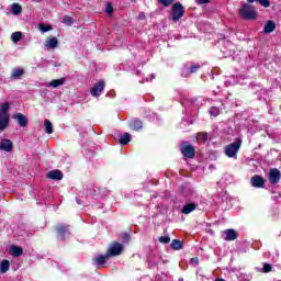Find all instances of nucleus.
I'll use <instances>...</instances> for the list:
<instances>
[{
	"label": "nucleus",
	"instance_id": "48",
	"mask_svg": "<svg viewBox=\"0 0 281 281\" xmlns=\"http://www.w3.org/2000/svg\"><path fill=\"white\" fill-rule=\"evenodd\" d=\"M213 93H214V95H216L218 92H216V91H213Z\"/></svg>",
	"mask_w": 281,
	"mask_h": 281
},
{
	"label": "nucleus",
	"instance_id": "47",
	"mask_svg": "<svg viewBox=\"0 0 281 281\" xmlns=\"http://www.w3.org/2000/svg\"><path fill=\"white\" fill-rule=\"evenodd\" d=\"M262 91V93H267V90H261Z\"/></svg>",
	"mask_w": 281,
	"mask_h": 281
},
{
	"label": "nucleus",
	"instance_id": "33",
	"mask_svg": "<svg viewBox=\"0 0 281 281\" xmlns=\"http://www.w3.org/2000/svg\"><path fill=\"white\" fill-rule=\"evenodd\" d=\"M21 38H23V33H21V32H14L11 35V40L13 41V43H19V41H21Z\"/></svg>",
	"mask_w": 281,
	"mask_h": 281
},
{
	"label": "nucleus",
	"instance_id": "10",
	"mask_svg": "<svg viewBox=\"0 0 281 281\" xmlns=\"http://www.w3.org/2000/svg\"><path fill=\"white\" fill-rule=\"evenodd\" d=\"M115 139L121 146H126L127 144L131 143V134L130 133H124L115 136Z\"/></svg>",
	"mask_w": 281,
	"mask_h": 281
},
{
	"label": "nucleus",
	"instance_id": "19",
	"mask_svg": "<svg viewBox=\"0 0 281 281\" xmlns=\"http://www.w3.org/2000/svg\"><path fill=\"white\" fill-rule=\"evenodd\" d=\"M45 47H47V49H56V47H58V38L52 37L46 40Z\"/></svg>",
	"mask_w": 281,
	"mask_h": 281
},
{
	"label": "nucleus",
	"instance_id": "28",
	"mask_svg": "<svg viewBox=\"0 0 281 281\" xmlns=\"http://www.w3.org/2000/svg\"><path fill=\"white\" fill-rule=\"evenodd\" d=\"M11 11H12V14L19 15L23 12V8H21V4L19 3H13L11 5Z\"/></svg>",
	"mask_w": 281,
	"mask_h": 281
},
{
	"label": "nucleus",
	"instance_id": "31",
	"mask_svg": "<svg viewBox=\"0 0 281 281\" xmlns=\"http://www.w3.org/2000/svg\"><path fill=\"white\" fill-rule=\"evenodd\" d=\"M257 1L262 5L263 8H269L271 5V2L269 0H248V3H255Z\"/></svg>",
	"mask_w": 281,
	"mask_h": 281
},
{
	"label": "nucleus",
	"instance_id": "26",
	"mask_svg": "<svg viewBox=\"0 0 281 281\" xmlns=\"http://www.w3.org/2000/svg\"><path fill=\"white\" fill-rule=\"evenodd\" d=\"M276 30V23L273 21H268L263 27L266 34H271Z\"/></svg>",
	"mask_w": 281,
	"mask_h": 281
},
{
	"label": "nucleus",
	"instance_id": "11",
	"mask_svg": "<svg viewBox=\"0 0 281 281\" xmlns=\"http://www.w3.org/2000/svg\"><path fill=\"white\" fill-rule=\"evenodd\" d=\"M250 183L252 186V188H265V178L255 175L251 180Z\"/></svg>",
	"mask_w": 281,
	"mask_h": 281
},
{
	"label": "nucleus",
	"instance_id": "37",
	"mask_svg": "<svg viewBox=\"0 0 281 281\" xmlns=\"http://www.w3.org/2000/svg\"><path fill=\"white\" fill-rule=\"evenodd\" d=\"M159 243H161L162 245H168V243H170V237L169 236H161L159 237Z\"/></svg>",
	"mask_w": 281,
	"mask_h": 281
},
{
	"label": "nucleus",
	"instance_id": "45",
	"mask_svg": "<svg viewBox=\"0 0 281 281\" xmlns=\"http://www.w3.org/2000/svg\"><path fill=\"white\" fill-rule=\"evenodd\" d=\"M76 201H77L78 205H82V201L78 200V198H76Z\"/></svg>",
	"mask_w": 281,
	"mask_h": 281
},
{
	"label": "nucleus",
	"instance_id": "42",
	"mask_svg": "<svg viewBox=\"0 0 281 281\" xmlns=\"http://www.w3.org/2000/svg\"><path fill=\"white\" fill-rule=\"evenodd\" d=\"M198 3H200V5H203L205 3H210V0H196Z\"/></svg>",
	"mask_w": 281,
	"mask_h": 281
},
{
	"label": "nucleus",
	"instance_id": "14",
	"mask_svg": "<svg viewBox=\"0 0 281 281\" xmlns=\"http://www.w3.org/2000/svg\"><path fill=\"white\" fill-rule=\"evenodd\" d=\"M48 179H52L53 181H61L63 179V171L55 169L47 173Z\"/></svg>",
	"mask_w": 281,
	"mask_h": 281
},
{
	"label": "nucleus",
	"instance_id": "6",
	"mask_svg": "<svg viewBox=\"0 0 281 281\" xmlns=\"http://www.w3.org/2000/svg\"><path fill=\"white\" fill-rule=\"evenodd\" d=\"M104 87H106V83L104 80L100 79L99 82L94 83V86L91 88V95L93 98H100V95H102V91H104Z\"/></svg>",
	"mask_w": 281,
	"mask_h": 281
},
{
	"label": "nucleus",
	"instance_id": "21",
	"mask_svg": "<svg viewBox=\"0 0 281 281\" xmlns=\"http://www.w3.org/2000/svg\"><path fill=\"white\" fill-rule=\"evenodd\" d=\"M110 256L106 252V255H98L97 257L93 258V263L94 265H104L106 262V259H109Z\"/></svg>",
	"mask_w": 281,
	"mask_h": 281
},
{
	"label": "nucleus",
	"instance_id": "3",
	"mask_svg": "<svg viewBox=\"0 0 281 281\" xmlns=\"http://www.w3.org/2000/svg\"><path fill=\"white\" fill-rule=\"evenodd\" d=\"M183 14H186V11L183 10V4L181 2H177L171 8V20L177 23Z\"/></svg>",
	"mask_w": 281,
	"mask_h": 281
},
{
	"label": "nucleus",
	"instance_id": "25",
	"mask_svg": "<svg viewBox=\"0 0 281 281\" xmlns=\"http://www.w3.org/2000/svg\"><path fill=\"white\" fill-rule=\"evenodd\" d=\"M8 271H10V261L4 259L0 262V273H8Z\"/></svg>",
	"mask_w": 281,
	"mask_h": 281
},
{
	"label": "nucleus",
	"instance_id": "29",
	"mask_svg": "<svg viewBox=\"0 0 281 281\" xmlns=\"http://www.w3.org/2000/svg\"><path fill=\"white\" fill-rule=\"evenodd\" d=\"M171 248H173L176 251H179L180 249H183V243L179 239H173L171 243Z\"/></svg>",
	"mask_w": 281,
	"mask_h": 281
},
{
	"label": "nucleus",
	"instance_id": "16",
	"mask_svg": "<svg viewBox=\"0 0 281 281\" xmlns=\"http://www.w3.org/2000/svg\"><path fill=\"white\" fill-rule=\"evenodd\" d=\"M128 127L132 131H140L142 130V120L132 119L131 121H128Z\"/></svg>",
	"mask_w": 281,
	"mask_h": 281
},
{
	"label": "nucleus",
	"instance_id": "13",
	"mask_svg": "<svg viewBox=\"0 0 281 281\" xmlns=\"http://www.w3.org/2000/svg\"><path fill=\"white\" fill-rule=\"evenodd\" d=\"M9 124H10V114H0V132L5 131Z\"/></svg>",
	"mask_w": 281,
	"mask_h": 281
},
{
	"label": "nucleus",
	"instance_id": "7",
	"mask_svg": "<svg viewBox=\"0 0 281 281\" xmlns=\"http://www.w3.org/2000/svg\"><path fill=\"white\" fill-rule=\"evenodd\" d=\"M180 150L182 155H184V157H187L188 159H192L195 155L194 147L188 143H182V145L180 146Z\"/></svg>",
	"mask_w": 281,
	"mask_h": 281
},
{
	"label": "nucleus",
	"instance_id": "15",
	"mask_svg": "<svg viewBox=\"0 0 281 281\" xmlns=\"http://www.w3.org/2000/svg\"><path fill=\"white\" fill-rule=\"evenodd\" d=\"M13 120L18 121L19 126H27V116L23 115L22 113L14 114Z\"/></svg>",
	"mask_w": 281,
	"mask_h": 281
},
{
	"label": "nucleus",
	"instance_id": "22",
	"mask_svg": "<svg viewBox=\"0 0 281 281\" xmlns=\"http://www.w3.org/2000/svg\"><path fill=\"white\" fill-rule=\"evenodd\" d=\"M65 78L54 79L48 83V87H52L53 89H58V87H63V85H65Z\"/></svg>",
	"mask_w": 281,
	"mask_h": 281
},
{
	"label": "nucleus",
	"instance_id": "40",
	"mask_svg": "<svg viewBox=\"0 0 281 281\" xmlns=\"http://www.w3.org/2000/svg\"><path fill=\"white\" fill-rule=\"evenodd\" d=\"M121 238L123 243H128V240H131V235H128V233H124L121 235Z\"/></svg>",
	"mask_w": 281,
	"mask_h": 281
},
{
	"label": "nucleus",
	"instance_id": "23",
	"mask_svg": "<svg viewBox=\"0 0 281 281\" xmlns=\"http://www.w3.org/2000/svg\"><path fill=\"white\" fill-rule=\"evenodd\" d=\"M210 139V135L205 132H200L196 135V142L199 144H205V142H207Z\"/></svg>",
	"mask_w": 281,
	"mask_h": 281
},
{
	"label": "nucleus",
	"instance_id": "24",
	"mask_svg": "<svg viewBox=\"0 0 281 281\" xmlns=\"http://www.w3.org/2000/svg\"><path fill=\"white\" fill-rule=\"evenodd\" d=\"M23 74H25V70L23 68H15L12 70L11 78L12 80H19V78H21Z\"/></svg>",
	"mask_w": 281,
	"mask_h": 281
},
{
	"label": "nucleus",
	"instance_id": "34",
	"mask_svg": "<svg viewBox=\"0 0 281 281\" xmlns=\"http://www.w3.org/2000/svg\"><path fill=\"white\" fill-rule=\"evenodd\" d=\"M226 45H227L228 49L224 50V54H226V56H232V54H235L234 44H232V42H226Z\"/></svg>",
	"mask_w": 281,
	"mask_h": 281
},
{
	"label": "nucleus",
	"instance_id": "1",
	"mask_svg": "<svg viewBox=\"0 0 281 281\" xmlns=\"http://www.w3.org/2000/svg\"><path fill=\"white\" fill-rule=\"evenodd\" d=\"M240 146H243V140L237 138L234 143H231L224 147V155H226V157L229 159H237Z\"/></svg>",
	"mask_w": 281,
	"mask_h": 281
},
{
	"label": "nucleus",
	"instance_id": "5",
	"mask_svg": "<svg viewBox=\"0 0 281 281\" xmlns=\"http://www.w3.org/2000/svg\"><path fill=\"white\" fill-rule=\"evenodd\" d=\"M122 251H124V246L120 243H112L108 249V256L113 258L115 256H121Z\"/></svg>",
	"mask_w": 281,
	"mask_h": 281
},
{
	"label": "nucleus",
	"instance_id": "36",
	"mask_svg": "<svg viewBox=\"0 0 281 281\" xmlns=\"http://www.w3.org/2000/svg\"><path fill=\"white\" fill-rule=\"evenodd\" d=\"M63 23H65L66 25H74V19H71V16L69 15H65Z\"/></svg>",
	"mask_w": 281,
	"mask_h": 281
},
{
	"label": "nucleus",
	"instance_id": "9",
	"mask_svg": "<svg viewBox=\"0 0 281 281\" xmlns=\"http://www.w3.org/2000/svg\"><path fill=\"white\" fill-rule=\"evenodd\" d=\"M12 148H14L12 140L4 138L0 142V150H4V153H12Z\"/></svg>",
	"mask_w": 281,
	"mask_h": 281
},
{
	"label": "nucleus",
	"instance_id": "35",
	"mask_svg": "<svg viewBox=\"0 0 281 281\" xmlns=\"http://www.w3.org/2000/svg\"><path fill=\"white\" fill-rule=\"evenodd\" d=\"M173 2L175 0H158V3H160V5H164L165 8L172 5Z\"/></svg>",
	"mask_w": 281,
	"mask_h": 281
},
{
	"label": "nucleus",
	"instance_id": "4",
	"mask_svg": "<svg viewBox=\"0 0 281 281\" xmlns=\"http://www.w3.org/2000/svg\"><path fill=\"white\" fill-rule=\"evenodd\" d=\"M55 231L57 234V238L59 240H65V238H69L71 236V232L69 231V225L67 224H58L55 226Z\"/></svg>",
	"mask_w": 281,
	"mask_h": 281
},
{
	"label": "nucleus",
	"instance_id": "39",
	"mask_svg": "<svg viewBox=\"0 0 281 281\" xmlns=\"http://www.w3.org/2000/svg\"><path fill=\"white\" fill-rule=\"evenodd\" d=\"M38 30H41L43 33H45V32H49V30H52V27L50 26H46L44 24H40L38 25Z\"/></svg>",
	"mask_w": 281,
	"mask_h": 281
},
{
	"label": "nucleus",
	"instance_id": "46",
	"mask_svg": "<svg viewBox=\"0 0 281 281\" xmlns=\"http://www.w3.org/2000/svg\"><path fill=\"white\" fill-rule=\"evenodd\" d=\"M215 281H225V279H216Z\"/></svg>",
	"mask_w": 281,
	"mask_h": 281
},
{
	"label": "nucleus",
	"instance_id": "43",
	"mask_svg": "<svg viewBox=\"0 0 281 281\" xmlns=\"http://www.w3.org/2000/svg\"><path fill=\"white\" fill-rule=\"evenodd\" d=\"M155 79V76L150 75V79L146 78L143 79V82H150V80Z\"/></svg>",
	"mask_w": 281,
	"mask_h": 281
},
{
	"label": "nucleus",
	"instance_id": "44",
	"mask_svg": "<svg viewBox=\"0 0 281 281\" xmlns=\"http://www.w3.org/2000/svg\"><path fill=\"white\" fill-rule=\"evenodd\" d=\"M191 262H192L193 265H199V258H192V259H191Z\"/></svg>",
	"mask_w": 281,
	"mask_h": 281
},
{
	"label": "nucleus",
	"instance_id": "12",
	"mask_svg": "<svg viewBox=\"0 0 281 281\" xmlns=\"http://www.w3.org/2000/svg\"><path fill=\"white\" fill-rule=\"evenodd\" d=\"M223 238L224 240H236V238H238V234H236V231L229 228V229H225L223 232Z\"/></svg>",
	"mask_w": 281,
	"mask_h": 281
},
{
	"label": "nucleus",
	"instance_id": "38",
	"mask_svg": "<svg viewBox=\"0 0 281 281\" xmlns=\"http://www.w3.org/2000/svg\"><path fill=\"white\" fill-rule=\"evenodd\" d=\"M271 269H273V267H271V265L265 263L263 268H262V272L263 273H270Z\"/></svg>",
	"mask_w": 281,
	"mask_h": 281
},
{
	"label": "nucleus",
	"instance_id": "32",
	"mask_svg": "<svg viewBox=\"0 0 281 281\" xmlns=\"http://www.w3.org/2000/svg\"><path fill=\"white\" fill-rule=\"evenodd\" d=\"M209 113L212 117H217V115H221V109L217 106H212L210 108Z\"/></svg>",
	"mask_w": 281,
	"mask_h": 281
},
{
	"label": "nucleus",
	"instance_id": "20",
	"mask_svg": "<svg viewBox=\"0 0 281 281\" xmlns=\"http://www.w3.org/2000/svg\"><path fill=\"white\" fill-rule=\"evenodd\" d=\"M196 203H187L182 207V214H192L196 210Z\"/></svg>",
	"mask_w": 281,
	"mask_h": 281
},
{
	"label": "nucleus",
	"instance_id": "8",
	"mask_svg": "<svg viewBox=\"0 0 281 281\" xmlns=\"http://www.w3.org/2000/svg\"><path fill=\"white\" fill-rule=\"evenodd\" d=\"M280 170L278 169H271L268 173V180L272 186L280 182Z\"/></svg>",
	"mask_w": 281,
	"mask_h": 281
},
{
	"label": "nucleus",
	"instance_id": "41",
	"mask_svg": "<svg viewBox=\"0 0 281 281\" xmlns=\"http://www.w3.org/2000/svg\"><path fill=\"white\" fill-rule=\"evenodd\" d=\"M106 14H113V4L108 3L105 7Z\"/></svg>",
	"mask_w": 281,
	"mask_h": 281
},
{
	"label": "nucleus",
	"instance_id": "2",
	"mask_svg": "<svg viewBox=\"0 0 281 281\" xmlns=\"http://www.w3.org/2000/svg\"><path fill=\"white\" fill-rule=\"evenodd\" d=\"M239 12L243 19H246L247 21H254L258 16V11H256L254 5L249 3H245Z\"/></svg>",
	"mask_w": 281,
	"mask_h": 281
},
{
	"label": "nucleus",
	"instance_id": "18",
	"mask_svg": "<svg viewBox=\"0 0 281 281\" xmlns=\"http://www.w3.org/2000/svg\"><path fill=\"white\" fill-rule=\"evenodd\" d=\"M9 254L14 258H19L20 256H23V248L19 246H11L9 248Z\"/></svg>",
	"mask_w": 281,
	"mask_h": 281
},
{
	"label": "nucleus",
	"instance_id": "17",
	"mask_svg": "<svg viewBox=\"0 0 281 281\" xmlns=\"http://www.w3.org/2000/svg\"><path fill=\"white\" fill-rule=\"evenodd\" d=\"M200 67L201 66L199 64H193L190 68H183L182 76H184V78H187V76H190V74H196V71H199Z\"/></svg>",
	"mask_w": 281,
	"mask_h": 281
},
{
	"label": "nucleus",
	"instance_id": "27",
	"mask_svg": "<svg viewBox=\"0 0 281 281\" xmlns=\"http://www.w3.org/2000/svg\"><path fill=\"white\" fill-rule=\"evenodd\" d=\"M44 131L47 133V135H52L54 133V125H52V121L45 120L44 121Z\"/></svg>",
	"mask_w": 281,
	"mask_h": 281
},
{
	"label": "nucleus",
	"instance_id": "30",
	"mask_svg": "<svg viewBox=\"0 0 281 281\" xmlns=\"http://www.w3.org/2000/svg\"><path fill=\"white\" fill-rule=\"evenodd\" d=\"M10 111V103H2L0 105V115H10L8 112Z\"/></svg>",
	"mask_w": 281,
	"mask_h": 281
}]
</instances>
